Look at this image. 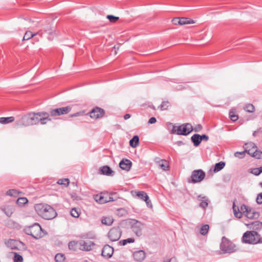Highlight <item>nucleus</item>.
<instances>
[{
  "label": "nucleus",
  "mask_w": 262,
  "mask_h": 262,
  "mask_svg": "<svg viewBox=\"0 0 262 262\" xmlns=\"http://www.w3.org/2000/svg\"><path fill=\"white\" fill-rule=\"evenodd\" d=\"M70 180L69 179H61L58 180L57 183L59 185H63L64 186H68L69 184Z\"/></svg>",
  "instance_id": "nucleus-34"
},
{
  "label": "nucleus",
  "mask_w": 262,
  "mask_h": 262,
  "mask_svg": "<svg viewBox=\"0 0 262 262\" xmlns=\"http://www.w3.org/2000/svg\"><path fill=\"white\" fill-rule=\"evenodd\" d=\"M19 192L16 189H10L6 192L7 195L16 197L19 194Z\"/></svg>",
  "instance_id": "nucleus-37"
},
{
  "label": "nucleus",
  "mask_w": 262,
  "mask_h": 262,
  "mask_svg": "<svg viewBox=\"0 0 262 262\" xmlns=\"http://www.w3.org/2000/svg\"><path fill=\"white\" fill-rule=\"evenodd\" d=\"M133 257L136 261L141 262L145 257V253L143 250H139L134 253Z\"/></svg>",
  "instance_id": "nucleus-18"
},
{
  "label": "nucleus",
  "mask_w": 262,
  "mask_h": 262,
  "mask_svg": "<svg viewBox=\"0 0 262 262\" xmlns=\"http://www.w3.org/2000/svg\"><path fill=\"white\" fill-rule=\"evenodd\" d=\"M245 215L250 219H256L259 217V214L258 212L255 211L254 209L250 207Z\"/></svg>",
  "instance_id": "nucleus-19"
},
{
  "label": "nucleus",
  "mask_w": 262,
  "mask_h": 262,
  "mask_svg": "<svg viewBox=\"0 0 262 262\" xmlns=\"http://www.w3.org/2000/svg\"><path fill=\"white\" fill-rule=\"evenodd\" d=\"M121 232L119 228H113L108 233V237L112 242H115L120 238Z\"/></svg>",
  "instance_id": "nucleus-11"
},
{
  "label": "nucleus",
  "mask_w": 262,
  "mask_h": 262,
  "mask_svg": "<svg viewBox=\"0 0 262 262\" xmlns=\"http://www.w3.org/2000/svg\"><path fill=\"white\" fill-rule=\"evenodd\" d=\"M233 211L234 214V216L236 218L240 219L242 217V213L241 212H239V209L238 208H236V206L234 203L233 204Z\"/></svg>",
  "instance_id": "nucleus-32"
},
{
  "label": "nucleus",
  "mask_w": 262,
  "mask_h": 262,
  "mask_svg": "<svg viewBox=\"0 0 262 262\" xmlns=\"http://www.w3.org/2000/svg\"><path fill=\"white\" fill-rule=\"evenodd\" d=\"M49 113L50 116L52 117H56L61 115L59 108L51 109Z\"/></svg>",
  "instance_id": "nucleus-31"
},
{
  "label": "nucleus",
  "mask_w": 262,
  "mask_h": 262,
  "mask_svg": "<svg viewBox=\"0 0 262 262\" xmlns=\"http://www.w3.org/2000/svg\"><path fill=\"white\" fill-rule=\"evenodd\" d=\"M144 201L146 202V205L148 208H151L152 207V203L149 198Z\"/></svg>",
  "instance_id": "nucleus-57"
},
{
  "label": "nucleus",
  "mask_w": 262,
  "mask_h": 262,
  "mask_svg": "<svg viewBox=\"0 0 262 262\" xmlns=\"http://www.w3.org/2000/svg\"><path fill=\"white\" fill-rule=\"evenodd\" d=\"M55 31V28L50 25H48L45 28V32L49 34H52Z\"/></svg>",
  "instance_id": "nucleus-43"
},
{
  "label": "nucleus",
  "mask_w": 262,
  "mask_h": 262,
  "mask_svg": "<svg viewBox=\"0 0 262 262\" xmlns=\"http://www.w3.org/2000/svg\"><path fill=\"white\" fill-rule=\"evenodd\" d=\"M132 194L133 196L137 198L142 201H146L148 199L147 193L144 191H132Z\"/></svg>",
  "instance_id": "nucleus-15"
},
{
  "label": "nucleus",
  "mask_w": 262,
  "mask_h": 262,
  "mask_svg": "<svg viewBox=\"0 0 262 262\" xmlns=\"http://www.w3.org/2000/svg\"><path fill=\"white\" fill-rule=\"evenodd\" d=\"M180 22V25H185L194 23V21L193 20L187 17H181Z\"/></svg>",
  "instance_id": "nucleus-28"
},
{
  "label": "nucleus",
  "mask_w": 262,
  "mask_h": 262,
  "mask_svg": "<svg viewBox=\"0 0 262 262\" xmlns=\"http://www.w3.org/2000/svg\"><path fill=\"white\" fill-rule=\"evenodd\" d=\"M144 227V224L140 222L134 220L132 225L133 232L137 236H140L142 234V230Z\"/></svg>",
  "instance_id": "nucleus-10"
},
{
  "label": "nucleus",
  "mask_w": 262,
  "mask_h": 262,
  "mask_svg": "<svg viewBox=\"0 0 262 262\" xmlns=\"http://www.w3.org/2000/svg\"><path fill=\"white\" fill-rule=\"evenodd\" d=\"M113 252V248L108 245H106L102 249L101 255L106 258H109L112 257Z\"/></svg>",
  "instance_id": "nucleus-14"
},
{
  "label": "nucleus",
  "mask_w": 262,
  "mask_h": 262,
  "mask_svg": "<svg viewBox=\"0 0 262 262\" xmlns=\"http://www.w3.org/2000/svg\"><path fill=\"white\" fill-rule=\"evenodd\" d=\"M19 243L20 242L12 239H9L5 242L7 246L11 249H18V245Z\"/></svg>",
  "instance_id": "nucleus-22"
},
{
  "label": "nucleus",
  "mask_w": 262,
  "mask_h": 262,
  "mask_svg": "<svg viewBox=\"0 0 262 262\" xmlns=\"http://www.w3.org/2000/svg\"><path fill=\"white\" fill-rule=\"evenodd\" d=\"M259 171L260 172V173L262 172V166L259 167Z\"/></svg>",
  "instance_id": "nucleus-63"
},
{
  "label": "nucleus",
  "mask_w": 262,
  "mask_h": 262,
  "mask_svg": "<svg viewBox=\"0 0 262 262\" xmlns=\"http://www.w3.org/2000/svg\"><path fill=\"white\" fill-rule=\"evenodd\" d=\"M256 202L258 204H262V192L259 193L257 194Z\"/></svg>",
  "instance_id": "nucleus-52"
},
{
  "label": "nucleus",
  "mask_w": 262,
  "mask_h": 262,
  "mask_svg": "<svg viewBox=\"0 0 262 262\" xmlns=\"http://www.w3.org/2000/svg\"><path fill=\"white\" fill-rule=\"evenodd\" d=\"M68 246L70 250L76 251L78 249H80L79 241H71L69 243Z\"/></svg>",
  "instance_id": "nucleus-24"
},
{
  "label": "nucleus",
  "mask_w": 262,
  "mask_h": 262,
  "mask_svg": "<svg viewBox=\"0 0 262 262\" xmlns=\"http://www.w3.org/2000/svg\"><path fill=\"white\" fill-rule=\"evenodd\" d=\"M130 117V115L129 114H126L124 116V119L125 120H127L128 119H129V118Z\"/></svg>",
  "instance_id": "nucleus-59"
},
{
  "label": "nucleus",
  "mask_w": 262,
  "mask_h": 262,
  "mask_svg": "<svg viewBox=\"0 0 262 262\" xmlns=\"http://www.w3.org/2000/svg\"><path fill=\"white\" fill-rule=\"evenodd\" d=\"M37 213L45 220H50L57 216L56 210L50 205L47 204H38L35 206Z\"/></svg>",
  "instance_id": "nucleus-1"
},
{
  "label": "nucleus",
  "mask_w": 262,
  "mask_h": 262,
  "mask_svg": "<svg viewBox=\"0 0 262 262\" xmlns=\"http://www.w3.org/2000/svg\"><path fill=\"white\" fill-rule=\"evenodd\" d=\"M257 131H254L253 133V136L255 137L257 136Z\"/></svg>",
  "instance_id": "nucleus-61"
},
{
  "label": "nucleus",
  "mask_w": 262,
  "mask_h": 262,
  "mask_svg": "<svg viewBox=\"0 0 262 262\" xmlns=\"http://www.w3.org/2000/svg\"><path fill=\"white\" fill-rule=\"evenodd\" d=\"M106 18L108 19V20L111 23H115L119 19L118 17H116L112 15H107Z\"/></svg>",
  "instance_id": "nucleus-49"
},
{
  "label": "nucleus",
  "mask_w": 262,
  "mask_h": 262,
  "mask_svg": "<svg viewBox=\"0 0 262 262\" xmlns=\"http://www.w3.org/2000/svg\"><path fill=\"white\" fill-rule=\"evenodd\" d=\"M39 120L38 124L40 123L42 125L46 124L48 121H51L50 114L46 112H38Z\"/></svg>",
  "instance_id": "nucleus-12"
},
{
  "label": "nucleus",
  "mask_w": 262,
  "mask_h": 262,
  "mask_svg": "<svg viewBox=\"0 0 262 262\" xmlns=\"http://www.w3.org/2000/svg\"><path fill=\"white\" fill-rule=\"evenodd\" d=\"M200 135L197 134H194L191 137V141L194 146L197 147L200 144L201 142V139H200Z\"/></svg>",
  "instance_id": "nucleus-25"
},
{
  "label": "nucleus",
  "mask_w": 262,
  "mask_h": 262,
  "mask_svg": "<svg viewBox=\"0 0 262 262\" xmlns=\"http://www.w3.org/2000/svg\"><path fill=\"white\" fill-rule=\"evenodd\" d=\"M193 130L191 124L185 123L179 126H173L172 130V133H176L179 135L187 136Z\"/></svg>",
  "instance_id": "nucleus-5"
},
{
  "label": "nucleus",
  "mask_w": 262,
  "mask_h": 262,
  "mask_svg": "<svg viewBox=\"0 0 262 262\" xmlns=\"http://www.w3.org/2000/svg\"><path fill=\"white\" fill-rule=\"evenodd\" d=\"M250 207L248 206H247L245 204H243L241 206L239 212H241L242 214L244 213V214H245L248 211V209Z\"/></svg>",
  "instance_id": "nucleus-47"
},
{
  "label": "nucleus",
  "mask_w": 262,
  "mask_h": 262,
  "mask_svg": "<svg viewBox=\"0 0 262 262\" xmlns=\"http://www.w3.org/2000/svg\"><path fill=\"white\" fill-rule=\"evenodd\" d=\"M83 114H84V112H77V113L71 114L70 115V116L71 117H77V116H79L82 115Z\"/></svg>",
  "instance_id": "nucleus-55"
},
{
  "label": "nucleus",
  "mask_w": 262,
  "mask_h": 262,
  "mask_svg": "<svg viewBox=\"0 0 262 262\" xmlns=\"http://www.w3.org/2000/svg\"><path fill=\"white\" fill-rule=\"evenodd\" d=\"M89 114L91 118L97 119L101 118L104 116L105 111L98 106H95Z\"/></svg>",
  "instance_id": "nucleus-9"
},
{
  "label": "nucleus",
  "mask_w": 262,
  "mask_h": 262,
  "mask_svg": "<svg viewBox=\"0 0 262 262\" xmlns=\"http://www.w3.org/2000/svg\"><path fill=\"white\" fill-rule=\"evenodd\" d=\"M242 241L245 243L256 244L262 243V237L255 231H247L244 234Z\"/></svg>",
  "instance_id": "nucleus-3"
},
{
  "label": "nucleus",
  "mask_w": 262,
  "mask_h": 262,
  "mask_svg": "<svg viewBox=\"0 0 262 262\" xmlns=\"http://www.w3.org/2000/svg\"><path fill=\"white\" fill-rule=\"evenodd\" d=\"M259 169L258 168H254L250 169V172L255 176H258L260 174V172L259 171Z\"/></svg>",
  "instance_id": "nucleus-51"
},
{
  "label": "nucleus",
  "mask_w": 262,
  "mask_h": 262,
  "mask_svg": "<svg viewBox=\"0 0 262 262\" xmlns=\"http://www.w3.org/2000/svg\"><path fill=\"white\" fill-rule=\"evenodd\" d=\"M94 245V243L91 241H79L80 250L82 251H90Z\"/></svg>",
  "instance_id": "nucleus-13"
},
{
  "label": "nucleus",
  "mask_w": 262,
  "mask_h": 262,
  "mask_svg": "<svg viewBox=\"0 0 262 262\" xmlns=\"http://www.w3.org/2000/svg\"><path fill=\"white\" fill-rule=\"evenodd\" d=\"M247 151L248 150H245L244 151H237V152H235L234 153V156L235 157H237L238 158H243L245 157V153L246 152H247Z\"/></svg>",
  "instance_id": "nucleus-44"
},
{
  "label": "nucleus",
  "mask_w": 262,
  "mask_h": 262,
  "mask_svg": "<svg viewBox=\"0 0 262 262\" xmlns=\"http://www.w3.org/2000/svg\"><path fill=\"white\" fill-rule=\"evenodd\" d=\"M198 199L201 202L199 206L203 209H205L208 205V199L206 196H202L201 195L198 196Z\"/></svg>",
  "instance_id": "nucleus-21"
},
{
  "label": "nucleus",
  "mask_w": 262,
  "mask_h": 262,
  "mask_svg": "<svg viewBox=\"0 0 262 262\" xmlns=\"http://www.w3.org/2000/svg\"><path fill=\"white\" fill-rule=\"evenodd\" d=\"M248 227L253 230V231L259 230L262 229V222L259 221H256L251 223L247 224Z\"/></svg>",
  "instance_id": "nucleus-17"
},
{
  "label": "nucleus",
  "mask_w": 262,
  "mask_h": 262,
  "mask_svg": "<svg viewBox=\"0 0 262 262\" xmlns=\"http://www.w3.org/2000/svg\"><path fill=\"white\" fill-rule=\"evenodd\" d=\"M135 242L133 238H128L127 239L121 240L119 242V244L121 246H125L128 243H133Z\"/></svg>",
  "instance_id": "nucleus-35"
},
{
  "label": "nucleus",
  "mask_w": 262,
  "mask_h": 262,
  "mask_svg": "<svg viewBox=\"0 0 262 262\" xmlns=\"http://www.w3.org/2000/svg\"><path fill=\"white\" fill-rule=\"evenodd\" d=\"M202 129V126L201 124H197L194 128H193V130H194L195 132H199Z\"/></svg>",
  "instance_id": "nucleus-54"
},
{
  "label": "nucleus",
  "mask_w": 262,
  "mask_h": 262,
  "mask_svg": "<svg viewBox=\"0 0 262 262\" xmlns=\"http://www.w3.org/2000/svg\"><path fill=\"white\" fill-rule=\"evenodd\" d=\"M59 108L60 110L61 115L68 114L72 110V107L70 106L60 107Z\"/></svg>",
  "instance_id": "nucleus-33"
},
{
  "label": "nucleus",
  "mask_w": 262,
  "mask_h": 262,
  "mask_svg": "<svg viewBox=\"0 0 262 262\" xmlns=\"http://www.w3.org/2000/svg\"><path fill=\"white\" fill-rule=\"evenodd\" d=\"M209 228V226L208 225H207V224L204 225L201 228L200 233L203 235H206L208 233Z\"/></svg>",
  "instance_id": "nucleus-39"
},
{
  "label": "nucleus",
  "mask_w": 262,
  "mask_h": 262,
  "mask_svg": "<svg viewBox=\"0 0 262 262\" xmlns=\"http://www.w3.org/2000/svg\"><path fill=\"white\" fill-rule=\"evenodd\" d=\"M220 249L224 253H232L235 251L234 245L225 236L222 238Z\"/></svg>",
  "instance_id": "nucleus-6"
},
{
  "label": "nucleus",
  "mask_w": 262,
  "mask_h": 262,
  "mask_svg": "<svg viewBox=\"0 0 262 262\" xmlns=\"http://www.w3.org/2000/svg\"><path fill=\"white\" fill-rule=\"evenodd\" d=\"M159 166L164 170H168V164L167 162L165 160H162L161 162L159 163Z\"/></svg>",
  "instance_id": "nucleus-40"
},
{
  "label": "nucleus",
  "mask_w": 262,
  "mask_h": 262,
  "mask_svg": "<svg viewBox=\"0 0 262 262\" xmlns=\"http://www.w3.org/2000/svg\"><path fill=\"white\" fill-rule=\"evenodd\" d=\"M244 110L248 113H253L255 111V107L252 104H247L244 107Z\"/></svg>",
  "instance_id": "nucleus-36"
},
{
  "label": "nucleus",
  "mask_w": 262,
  "mask_h": 262,
  "mask_svg": "<svg viewBox=\"0 0 262 262\" xmlns=\"http://www.w3.org/2000/svg\"><path fill=\"white\" fill-rule=\"evenodd\" d=\"M28 202L26 198H19L17 199L16 203L19 206H23Z\"/></svg>",
  "instance_id": "nucleus-42"
},
{
  "label": "nucleus",
  "mask_w": 262,
  "mask_h": 262,
  "mask_svg": "<svg viewBox=\"0 0 262 262\" xmlns=\"http://www.w3.org/2000/svg\"><path fill=\"white\" fill-rule=\"evenodd\" d=\"M200 139H201V141L202 140H205L206 141H208V139H209V137L205 135V134H203L202 135H200Z\"/></svg>",
  "instance_id": "nucleus-56"
},
{
  "label": "nucleus",
  "mask_w": 262,
  "mask_h": 262,
  "mask_svg": "<svg viewBox=\"0 0 262 262\" xmlns=\"http://www.w3.org/2000/svg\"><path fill=\"white\" fill-rule=\"evenodd\" d=\"M64 258V255L62 253H57L55 256V260L56 262H63Z\"/></svg>",
  "instance_id": "nucleus-38"
},
{
  "label": "nucleus",
  "mask_w": 262,
  "mask_h": 262,
  "mask_svg": "<svg viewBox=\"0 0 262 262\" xmlns=\"http://www.w3.org/2000/svg\"><path fill=\"white\" fill-rule=\"evenodd\" d=\"M38 113H30L23 116L20 123L24 126H29L38 124L39 116Z\"/></svg>",
  "instance_id": "nucleus-4"
},
{
  "label": "nucleus",
  "mask_w": 262,
  "mask_h": 262,
  "mask_svg": "<svg viewBox=\"0 0 262 262\" xmlns=\"http://www.w3.org/2000/svg\"><path fill=\"white\" fill-rule=\"evenodd\" d=\"M12 212L11 211V212H8V213H6V214H7L8 216H10L12 214Z\"/></svg>",
  "instance_id": "nucleus-62"
},
{
  "label": "nucleus",
  "mask_w": 262,
  "mask_h": 262,
  "mask_svg": "<svg viewBox=\"0 0 262 262\" xmlns=\"http://www.w3.org/2000/svg\"><path fill=\"white\" fill-rule=\"evenodd\" d=\"M24 232L36 239L41 238L47 234L38 223H34L31 226L26 227L24 229Z\"/></svg>",
  "instance_id": "nucleus-2"
},
{
  "label": "nucleus",
  "mask_w": 262,
  "mask_h": 262,
  "mask_svg": "<svg viewBox=\"0 0 262 262\" xmlns=\"http://www.w3.org/2000/svg\"><path fill=\"white\" fill-rule=\"evenodd\" d=\"M169 102L168 101H163L161 105L159 106L161 110H166L168 107Z\"/></svg>",
  "instance_id": "nucleus-48"
},
{
  "label": "nucleus",
  "mask_w": 262,
  "mask_h": 262,
  "mask_svg": "<svg viewBox=\"0 0 262 262\" xmlns=\"http://www.w3.org/2000/svg\"><path fill=\"white\" fill-rule=\"evenodd\" d=\"M99 170L101 174L106 176H112L114 173V171L108 166H102Z\"/></svg>",
  "instance_id": "nucleus-23"
},
{
  "label": "nucleus",
  "mask_w": 262,
  "mask_h": 262,
  "mask_svg": "<svg viewBox=\"0 0 262 262\" xmlns=\"http://www.w3.org/2000/svg\"><path fill=\"white\" fill-rule=\"evenodd\" d=\"M205 176V172L202 169L194 170L192 172L188 182L193 184L201 182L204 179Z\"/></svg>",
  "instance_id": "nucleus-7"
},
{
  "label": "nucleus",
  "mask_w": 262,
  "mask_h": 262,
  "mask_svg": "<svg viewBox=\"0 0 262 262\" xmlns=\"http://www.w3.org/2000/svg\"><path fill=\"white\" fill-rule=\"evenodd\" d=\"M132 162L128 159H123L119 163L120 167L126 171H129L132 167Z\"/></svg>",
  "instance_id": "nucleus-16"
},
{
  "label": "nucleus",
  "mask_w": 262,
  "mask_h": 262,
  "mask_svg": "<svg viewBox=\"0 0 262 262\" xmlns=\"http://www.w3.org/2000/svg\"><path fill=\"white\" fill-rule=\"evenodd\" d=\"M139 144V138L136 135L129 141V145L132 147H136Z\"/></svg>",
  "instance_id": "nucleus-26"
},
{
  "label": "nucleus",
  "mask_w": 262,
  "mask_h": 262,
  "mask_svg": "<svg viewBox=\"0 0 262 262\" xmlns=\"http://www.w3.org/2000/svg\"><path fill=\"white\" fill-rule=\"evenodd\" d=\"M180 18L181 17H175L174 18H173V19L172 20V23L175 25H180Z\"/></svg>",
  "instance_id": "nucleus-53"
},
{
  "label": "nucleus",
  "mask_w": 262,
  "mask_h": 262,
  "mask_svg": "<svg viewBox=\"0 0 262 262\" xmlns=\"http://www.w3.org/2000/svg\"><path fill=\"white\" fill-rule=\"evenodd\" d=\"M70 213L73 217L75 218H77L79 216V213L78 211V210L75 208H73L71 210Z\"/></svg>",
  "instance_id": "nucleus-45"
},
{
  "label": "nucleus",
  "mask_w": 262,
  "mask_h": 262,
  "mask_svg": "<svg viewBox=\"0 0 262 262\" xmlns=\"http://www.w3.org/2000/svg\"><path fill=\"white\" fill-rule=\"evenodd\" d=\"M37 34V33L33 34L31 31H27L24 36L23 40H29V39L36 35Z\"/></svg>",
  "instance_id": "nucleus-41"
},
{
  "label": "nucleus",
  "mask_w": 262,
  "mask_h": 262,
  "mask_svg": "<svg viewBox=\"0 0 262 262\" xmlns=\"http://www.w3.org/2000/svg\"><path fill=\"white\" fill-rule=\"evenodd\" d=\"M15 120L14 117H1L0 118V123L1 124H7L13 122Z\"/></svg>",
  "instance_id": "nucleus-29"
},
{
  "label": "nucleus",
  "mask_w": 262,
  "mask_h": 262,
  "mask_svg": "<svg viewBox=\"0 0 262 262\" xmlns=\"http://www.w3.org/2000/svg\"><path fill=\"white\" fill-rule=\"evenodd\" d=\"M253 148L255 150L254 152H251V149H248L247 153L251 155L252 157H254L257 159H262V151L257 150V147L254 143H252Z\"/></svg>",
  "instance_id": "nucleus-20"
},
{
  "label": "nucleus",
  "mask_w": 262,
  "mask_h": 262,
  "mask_svg": "<svg viewBox=\"0 0 262 262\" xmlns=\"http://www.w3.org/2000/svg\"><path fill=\"white\" fill-rule=\"evenodd\" d=\"M259 186L262 188V182L259 183Z\"/></svg>",
  "instance_id": "nucleus-64"
},
{
  "label": "nucleus",
  "mask_w": 262,
  "mask_h": 262,
  "mask_svg": "<svg viewBox=\"0 0 262 262\" xmlns=\"http://www.w3.org/2000/svg\"><path fill=\"white\" fill-rule=\"evenodd\" d=\"M156 121L157 120L155 117H151L149 119L148 123L149 124H153L156 123Z\"/></svg>",
  "instance_id": "nucleus-58"
},
{
  "label": "nucleus",
  "mask_w": 262,
  "mask_h": 262,
  "mask_svg": "<svg viewBox=\"0 0 262 262\" xmlns=\"http://www.w3.org/2000/svg\"><path fill=\"white\" fill-rule=\"evenodd\" d=\"M113 222L114 220L113 217L111 216L103 217L101 220V222L103 224L107 226L112 225Z\"/></svg>",
  "instance_id": "nucleus-27"
},
{
  "label": "nucleus",
  "mask_w": 262,
  "mask_h": 262,
  "mask_svg": "<svg viewBox=\"0 0 262 262\" xmlns=\"http://www.w3.org/2000/svg\"><path fill=\"white\" fill-rule=\"evenodd\" d=\"M229 116L232 121H235L238 119V116L234 112H230Z\"/></svg>",
  "instance_id": "nucleus-50"
},
{
  "label": "nucleus",
  "mask_w": 262,
  "mask_h": 262,
  "mask_svg": "<svg viewBox=\"0 0 262 262\" xmlns=\"http://www.w3.org/2000/svg\"><path fill=\"white\" fill-rule=\"evenodd\" d=\"M225 163L223 161L216 163L214 165V171L216 172L220 171L225 167Z\"/></svg>",
  "instance_id": "nucleus-30"
},
{
  "label": "nucleus",
  "mask_w": 262,
  "mask_h": 262,
  "mask_svg": "<svg viewBox=\"0 0 262 262\" xmlns=\"http://www.w3.org/2000/svg\"><path fill=\"white\" fill-rule=\"evenodd\" d=\"M23 258L21 255L15 253L14 256V262H23Z\"/></svg>",
  "instance_id": "nucleus-46"
},
{
  "label": "nucleus",
  "mask_w": 262,
  "mask_h": 262,
  "mask_svg": "<svg viewBox=\"0 0 262 262\" xmlns=\"http://www.w3.org/2000/svg\"><path fill=\"white\" fill-rule=\"evenodd\" d=\"M177 145L179 146L184 144V143L183 142V141H179L177 142Z\"/></svg>",
  "instance_id": "nucleus-60"
},
{
  "label": "nucleus",
  "mask_w": 262,
  "mask_h": 262,
  "mask_svg": "<svg viewBox=\"0 0 262 262\" xmlns=\"http://www.w3.org/2000/svg\"><path fill=\"white\" fill-rule=\"evenodd\" d=\"M113 194L100 193L94 195V200L99 204H104L115 200L112 197Z\"/></svg>",
  "instance_id": "nucleus-8"
}]
</instances>
